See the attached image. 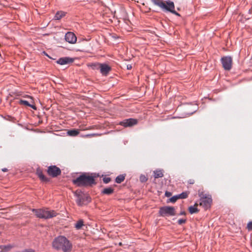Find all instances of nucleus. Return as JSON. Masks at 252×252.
Segmentation results:
<instances>
[{"mask_svg":"<svg viewBox=\"0 0 252 252\" xmlns=\"http://www.w3.org/2000/svg\"><path fill=\"white\" fill-rule=\"evenodd\" d=\"M178 199H179L178 195L174 196L169 199L170 202L175 203Z\"/></svg>","mask_w":252,"mask_h":252,"instance_id":"23","label":"nucleus"},{"mask_svg":"<svg viewBox=\"0 0 252 252\" xmlns=\"http://www.w3.org/2000/svg\"><path fill=\"white\" fill-rule=\"evenodd\" d=\"M127 68L128 69H131L132 68V65H130V64L127 65Z\"/></svg>","mask_w":252,"mask_h":252,"instance_id":"35","label":"nucleus"},{"mask_svg":"<svg viewBox=\"0 0 252 252\" xmlns=\"http://www.w3.org/2000/svg\"><path fill=\"white\" fill-rule=\"evenodd\" d=\"M75 227L77 229H79V221H77L75 224Z\"/></svg>","mask_w":252,"mask_h":252,"instance_id":"33","label":"nucleus"},{"mask_svg":"<svg viewBox=\"0 0 252 252\" xmlns=\"http://www.w3.org/2000/svg\"><path fill=\"white\" fill-rule=\"evenodd\" d=\"M114 192V189L112 188H107L104 189L102 191V193L103 194L109 195L112 194Z\"/></svg>","mask_w":252,"mask_h":252,"instance_id":"19","label":"nucleus"},{"mask_svg":"<svg viewBox=\"0 0 252 252\" xmlns=\"http://www.w3.org/2000/svg\"><path fill=\"white\" fill-rule=\"evenodd\" d=\"M47 173L52 177H56L61 174V169L55 165L50 166L48 168Z\"/></svg>","mask_w":252,"mask_h":252,"instance_id":"8","label":"nucleus"},{"mask_svg":"<svg viewBox=\"0 0 252 252\" xmlns=\"http://www.w3.org/2000/svg\"><path fill=\"white\" fill-rule=\"evenodd\" d=\"M125 176L123 175H120L118 176H117L116 178V182L118 184L121 183L122 182H123L125 180Z\"/></svg>","mask_w":252,"mask_h":252,"instance_id":"21","label":"nucleus"},{"mask_svg":"<svg viewBox=\"0 0 252 252\" xmlns=\"http://www.w3.org/2000/svg\"><path fill=\"white\" fill-rule=\"evenodd\" d=\"M151 0L155 5L159 7L162 10L169 11L176 15H180L179 14L174 10L175 6L173 2L170 0L164 1L163 0Z\"/></svg>","mask_w":252,"mask_h":252,"instance_id":"2","label":"nucleus"},{"mask_svg":"<svg viewBox=\"0 0 252 252\" xmlns=\"http://www.w3.org/2000/svg\"><path fill=\"white\" fill-rule=\"evenodd\" d=\"M185 214H186V213L184 211L181 212L180 214V215H185Z\"/></svg>","mask_w":252,"mask_h":252,"instance_id":"36","label":"nucleus"},{"mask_svg":"<svg viewBox=\"0 0 252 252\" xmlns=\"http://www.w3.org/2000/svg\"><path fill=\"white\" fill-rule=\"evenodd\" d=\"M65 40L69 43H74L77 40L75 35L72 32H67L65 35Z\"/></svg>","mask_w":252,"mask_h":252,"instance_id":"12","label":"nucleus"},{"mask_svg":"<svg viewBox=\"0 0 252 252\" xmlns=\"http://www.w3.org/2000/svg\"><path fill=\"white\" fill-rule=\"evenodd\" d=\"M137 123V120L134 119H128L124 120L120 123V125L125 127L131 126Z\"/></svg>","mask_w":252,"mask_h":252,"instance_id":"11","label":"nucleus"},{"mask_svg":"<svg viewBox=\"0 0 252 252\" xmlns=\"http://www.w3.org/2000/svg\"><path fill=\"white\" fill-rule=\"evenodd\" d=\"M19 104H20L21 105L28 106H30L33 109H34L35 110L36 109V107L35 106L30 104L29 102L26 100H24L21 99L19 101Z\"/></svg>","mask_w":252,"mask_h":252,"instance_id":"20","label":"nucleus"},{"mask_svg":"<svg viewBox=\"0 0 252 252\" xmlns=\"http://www.w3.org/2000/svg\"><path fill=\"white\" fill-rule=\"evenodd\" d=\"M221 62L225 70H229L231 69L232 65V59L231 57L225 56L221 58Z\"/></svg>","mask_w":252,"mask_h":252,"instance_id":"7","label":"nucleus"},{"mask_svg":"<svg viewBox=\"0 0 252 252\" xmlns=\"http://www.w3.org/2000/svg\"><path fill=\"white\" fill-rule=\"evenodd\" d=\"M94 177L90 175L88 173H83L80 175V186L92 187L96 183L95 182Z\"/></svg>","mask_w":252,"mask_h":252,"instance_id":"4","label":"nucleus"},{"mask_svg":"<svg viewBox=\"0 0 252 252\" xmlns=\"http://www.w3.org/2000/svg\"><path fill=\"white\" fill-rule=\"evenodd\" d=\"M198 195L200 197L199 205L203 207L205 209L210 207L212 201L211 196L200 191L198 192Z\"/></svg>","mask_w":252,"mask_h":252,"instance_id":"5","label":"nucleus"},{"mask_svg":"<svg viewBox=\"0 0 252 252\" xmlns=\"http://www.w3.org/2000/svg\"><path fill=\"white\" fill-rule=\"evenodd\" d=\"M98 68L103 75H106L111 70V67L106 64L98 63L97 65Z\"/></svg>","mask_w":252,"mask_h":252,"instance_id":"10","label":"nucleus"},{"mask_svg":"<svg viewBox=\"0 0 252 252\" xmlns=\"http://www.w3.org/2000/svg\"><path fill=\"white\" fill-rule=\"evenodd\" d=\"M12 248V246L9 245H3V246H0V252H8L11 250V249Z\"/></svg>","mask_w":252,"mask_h":252,"instance_id":"17","label":"nucleus"},{"mask_svg":"<svg viewBox=\"0 0 252 252\" xmlns=\"http://www.w3.org/2000/svg\"><path fill=\"white\" fill-rule=\"evenodd\" d=\"M2 171L3 172H6V171H7V169L5 168H3V169H2Z\"/></svg>","mask_w":252,"mask_h":252,"instance_id":"37","label":"nucleus"},{"mask_svg":"<svg viewBox=\"0 0 252 252\" xmlns=\"http://www.w3.org/2000/svg\"><path fill=\"white\" fill-rule=\"evenodd\" d=\"M43 54L45 55V56H47L48 58L50 59H52L51 57H50L45 51L43 52Z\"/></svg>","mask_w":252,"mask_h":252,"instance_id":"34","label":"nucleus"},{"mask_svg":"<svg viewBox=\"0 0 252 252\" xmlns=\"http://www.w3.org/2000/svg\"><path fill=\"white\" fill-rule=\"evenodd\" d=\"M140 180L142 182H145L147 180V177L145 175H141L140 177Z\"/></svg>","mask_w":252,"mask_h":252,"instance_id":"24","label":"nucleus"},{"mask_svg":"<svg viewBox=\"0 0 252 252\" xmlns=\"http://www.w3.org/2000/svg\"><path fill=\"white\" fill-rule=\"evenodd\" d=\"M247 228L249 231L252 230V221H250L248 223Z\"/></svg>","mask_w":252,"mask_h":252,"instance_id":"26","label":"nucleus"},{"mask_svg":"<svg viewBox=\"0 0 252 252\" xmlns=\"http://www.w3.org/2000/svg\"><path fill=\"white\" fill-rule=\"evenodd\" d=\"M73 61H74L73 58L68 57H65L60 58L56 61V63L58 64H59L61 65H63L69 64L73 63Z\"/></svg>","mask_w":252,"mask_h":252,"instance_id":"9","label":"nucleus"},{"mask_svg":"<svg viewBox=\"0 0 252 252\" xmlns=\"http://www.w3.org/2000/svg\"><path fill=\"white\" fill-rule=\"evenodd\" d=\"M189 194V192H187V191L183 192L182 193L179 194L178 196H179V199L180 198L185 199V198H186L188 197Z\"/></svg>","mask_w":252,"mask_h":252,"instance_id":"22","label":"nucleus"},{"mask_svg":"<svg viewBox=\"0 0 252 252\" xmlns=\"http://www.w3.org/2000/svg\"><path fill=\"white\" fill-rule=\"evenodd\" d=\"M198 205V204L197 203H195L193 206L189 207V213L191 214L198 213L199 212V210L197 208Z\"/></svg>","mask_w":252,"mask_h":252,"instance_id":"14","label":"nucleus"},{"mask_svg":"<svg viewBox=\"0 0 252 252\" xmlns=\"http://www.w3.org/2000/svg\"><path fill=\"white\" fill-rule=\"evenodd\" d=\"M154 177L155 178H161L163 176L162 170H157L154 171Z\"/></svg>","mask_w":252,"mask_h":252,"instance_id":"16","label":"nucleus"},{"mask_svg":"<svg viewBox=\"0 0 252 252\" xmlns=\"http://www.w3.org/2000/svg\"><path fill=\"white\" fill-rule=\"evenodd\" d=\"M32 211L35 214V216L41 219H50L56 217L57 213L53 210H49L47 208L45 209H33Z\"/></svg>","mask_w":252,"mask_h":252,"instance_id":"3","label":"nucleus"},{"mask_svg":"<svg viewBox=\"0 0 252 252\" xmlns=\"http://www.w3.org/2000/svg\"><path fill=\"white\" fill-rule=\"evenodd\" d=\"M36 174L42 181L45 182H47L49 181V179L43 175L42 171L40 169H37Z\"/></svg>","mask_w":252,"mask_h":252,"instance_id":"13","label":"nucleus"},{"mask_svg":"<svg viewBox=\"0 0 252 252\" xmlns=\"http://www.w3.org/2000/svg\"><path fill=\"white\" fill-rule=\"evenodd\" d=\"M87 199H88V200H89V201H90V198L87 197Z\"/></svg>","mask_w":252,"mask_h":252,"instance_id":"38","label":"nucleus"},{"mask_svg":"<svg viewBox=\"0 0 252 252\" xmlns=\"http://www.w3.org/2000/svg\"><path fill=\"white\" fill-rule=\"evenodd\" d=\"M66 13L65 12L60 11H58L54 17L55 20H60L62 18L64 17Z\"/></svg>","mask_w":252,"mask_h":252,"instance_id":"15","label":"nucleus"},{"mask_svg":"<svg viewBox=\"0 0 252 252\" xmlns=\"http://www.w3.org/2000/svg\"><path fill=\"white\" fill-rule=\"evenodd\" d=\"M67 134L70 136H76L79 134V130L78 129H70L68 130Z\"/></svg>","mask_w":252,"mask_h":252,"instance_id":"18","label":"nucleus"},{"mask_svg":"<svg viewBox=\"0 0 252 252\" xmlns=\"http://www.w3.org/2000/svg\"><path fill=\"white\" fill-rule=\"evenodd\" d=\"M80 231L81 229H84L83 227L85 226V225L83 224V221L82 220H80Z\"/></svg>","mask_w":252,"mask_h":252,"instance_id":"27","label":"nucleus"},{"mask_svg":"<svg viewBox=\"0 0 252 252\" xmlns=\"http://www.w3.org/2000/svg\"><path fill=\"white\" fill-rule=\"evenodd\" d=\"M165 195L166 197H170V196H171L172 195V193L170 192L166 191L165 193Z\"/></svg>","mask_w":252,"mask_h":252,"instance_id":"31","label":"nucleus"},{"mask_svg":"<svg viewBox=\"0 0 252 252\" xmlns=\"http://www.w3.org/2000/svg\"><path fill=\"white\" fill-rule=\"evenodd\" d=\"M186 222V219H180L178 220V223L180 225L185 223Z\"/></svg>","mask_w":252,"mask_h":252,"instance_id":"28","label":"nucleus"},{"mask_svg":"<svg viewBox=\"0 0 252 252\" xmlns=\"http://www.w3.org/2000/svg\"><path fill=\"white\" fill-rule=\"evenodd\" d=\"M111 181L110 178L109 177H104L103 178V181L104 183L107 184L109 183Z\"/></svg>","mask_w":252,"mask_h":252,"instance_id":"25","label":"nucleus"},{"mask_svg":"<svg viewBox=\"0 0 252 252\" xmlns=\"http://www.w3.org/2000/svg\"><path fill=\"white\" fill-rule=\"evenodd\" d=\"M53 247L58 250H62L63 252H69L71 250V244L68 240L63 236L56 238L52 243Z\"/></svg>","mask_w":252,"mask_h":252,"instance_id":"1","label":"nucleus"},{"mask_svg":"<svg viewBox=\"0 0 252 252\" xmlns=\"http://www.w3.org/2000/svg\"><path fill=\"white\" fill-rule=\"evenodd\" d=\"M74 194L76 196L77 199H76V202L77 203L79 204V197H78V194L77 193V190H76L74 192Z\"/></svg>","mask_w":252,"mask_h":252,"instance_id":"30","label":"nucleus"},{"mask_svg":"<svg viewBox=\"0 0 252 252\" xmlns=\"http://www.w3.org/2000/svg\"><path fill=\"white\" fill-rule=\"evenodd\" d=\"M158 213L160 216H173L176 214L174 207L172 206H164L160 207Z\"/></svg>","mask_w":252,"mask_h":252,"instance_id":"6","label":"nucleus"},{"mask_svg":"<svg viewBox=\"0 0 252 252\" xmlns=\"http://www.w3.org/2000/svg\"><path fill=\"white\" fill-rule=\"evenodd\" d=\"M194 180L192 179H189L188 181V183L189 184H193L194 183Z\"/></svg>","mask_w":252,"mask_h":252,"instance_id":"32","label":"nucleus"},{"mask_svg":"<svg viewBox=\"0 0 252 252\" xmlns=\"http://www.w3.org/2000/svg\"><path fill=\"white\" fill-rule=\"evenodd\" d=\"M74 184L79 185V177L76 178L75 180L73 181Z\"/></svg>","mask_w":252,"mask_h":252,"instance_id":"29","label":"nucleus"},{"mask_svg":"<svg viewBox=\"0 0 252 252\" xmlns=\"http://www.w3.org/2000/svg\"><path fill=\"white\" fill-rule=\"evenodd\" d=\"M81 196V195L80 194V196ZM79 202L80 203L81 202V199L80 198V201H79Z\"/></svg>","mask_w":252,"mask_h":252,"instance_id":"39","label":"nucleus"}]
</instances>
